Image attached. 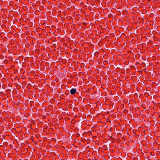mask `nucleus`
<instances>
[{
    "instance_id": "9d476101",
    "label": "nucleus",
    "mask_w": 160,
    "mask_h": 160,
    "mask_svg": "<svg viewBox=\"0 0 160 160\" xmlns=\"http://www.w3.org/2000/svg\"><path fill=\"white\" fill-rule=\"evenodd\" d=\"M112 16V15L111 14H109L108 15V17L109 18V17H111Z\"/></svg>"
},
{
    "instance_id": "f8f14e48",
    "label": "nucleus",
    "mask_w": 160,
    "mask_h": 160,
    "mask_svg": "<svg viewBox=\"0 0 160 160\" xmlns=\"http://www.w3.org/2000/svg\"><path fill=\"white\" fill-rule=\"evenodd\" d=\"M96 2H100V0H96Z\"/></svg>"
},
{
    "instance_id": "9b49d317",
    "label": "nucleus",
    "mask_w": 160,
    "mask_h": 160,
    "mask_svg": "<svg viewBox=\"0 0 160 160\" xmlns=\"http://www.w3.org/2000/svg\"><path fill=\"white\" fill-rule=\"evenodd\" d=\"M25 76H22V79H25Z\"/></svg>"
},
{
    "instance_id": "6ab92c4d",
    "label": "nucleus",
    "mask_w": 160,
    "mask_h": 160,
    "mask_svg": "<svg viewBox=\"0 0 160 160\" xmlns=\"http://www.w3.org/2000/svg\"><path fill=\"white\" fill-rule=\"evenodd\" d=\"M106 82H107V81H106ZM106 82L105 83V84H106Z\"/></svg>"
},
{
    "instance_id": "20e7f679",
    "label": "nucleus",
    "mask_w": 160,
    "mask_h": 160,
    "mask_svg": "<svg viewBox=\"0 0 160 160\" xmlns=\"http://www.w3.org/2000/svg\"><path fill=\"white\" fill-rule=\"evenodd\" d=\"M130 69H135V68L132 65V66H131L130 67Z\"/></svg>"
},
{
    "instance_id": "0eeeda50",
    "label": "nucleus",
    "mask_w": 160,
    "mask_h": 160,
    "mask_svg": "<svg viewBox=\"0 0 160 160\" xmlns=\"http://www.w3.org/2000/svg\"><path fill=\"white\" fill-rule=\"evenodd\" d=\"M10 92H11V90L10 89H8L6 91V92L8 93H9Z\"/></svg>"
},
{
    "instance_id": "1a4fd4ad",
    "label": "nucleus",
    "mask_w": 160,
    "mask_h": 160,
    "mask_svg": "<svg viewBox=\"0 0 160 160\" xmlns=\"http://www.w3.org/2000/svg\"><path fill=\"white\" fill-rule=\"evenodd\" d=\"M8 86H9V87H12V84L11 83H8Z\"/></svg>"
},
{
    "instance_id": "6e6552de",
    "label": "nucleus",
    "mask_w": 160,
    "mask_h": 160,
    "mask_svg": "<svg viewBox=\"0 0 160 160\" xmlns=\"http://www.w3.org/2000/svg\"><path fill=\"white\" fill-rule=\"evenodd\" d=\"M94 54L95 56H97V55H98V53L97 52H96Z\"/></svg>"
},
{
    "instance_id": "ddd939ff",
    "label": "nucleus",
    "mask_w": 160,
    "mask_h": 160,
    "mask_svg": "<svg viewBox=\"0 0 160 160\" xmlns=\"http://www.w3.org/2000/svg\"><path fill=\"white\" fill-rule=\"evenodd\" d=\"M63 96L62 95H61L60 97L61 98H62V99H63Z\"/></svg>"
},
{
    "instance_id": "4468645a",
    "label": "nucleus",
    "mask_w": 160,
    "mask_h": 160,
    "mask_svg": "<svg viewBox=\"0 0 160 160\" xmlns=\"http://www.w3.org/2000/svg\"><path fill=\"white\" fill-rule=\"evenodd\" d=\"M14 81L13 80H12V82H13V83H14V84H16V83H17V82H13Z\"/></svg>"
},
{
    "instance_id": "f3484780",
    "label": "nucleus",
    "mask_w": 160,
    "mask_h": 160,
    "mask_svg": "<svg viewBox=\"0 0 160 160\" xmlns=\"http://www.w3.org/2000/svg\"><path fill=\"white\" fill-rule=\"evenodd\" d=\"M114 81V82H113V83H115V80H114V81Z\"/></svg>"
},
{
    "instance_id": "2eb2a0df",
    "label": "nucleus",
    "mask_w": 160,
    "mask_h": 160,
    "mask_svg": "<svg viewBox=\"0 0 160 160\" xmlns=\"http://www.w3.org/2000/svg\"><path fill=\"white\" fill-rule=\"evenodd\" d=\"M118 135H121V134L120 133H118Z\"/></svg>"
},
{
    "instance_id": "f257e3e1",
    "label": "nucleus",
    "mask_w": 160,
    "mask_h": 160,
    "mask_svg": "<svg viewBox=\"0 0 160 160\" xmlns=\"http://www.w3.org/2000/svg\"><path fill=\"white\" fill-rule=\"evenodd\" d=\"M76 89L75 88L72 89L70 91L71 94L72 95L74 94L76 92Z\"/></svg>"
},
{
    "instance_id": "423d86ee",
    "label": "nucleus",
    "mask_w": 160,
    "mask_h": 160,
    "mask_svg": "<svg viewBox=\"0 0 160 160\" xmlns=\"http://www.w3.org/2000/svg\"><path fill=\"white\" fill-rule=\"evenodd\" d=\"M98 81L99 82H100L101 83H102V84H104V82H103V81H104L103 80H102V81Z\"/></svg>"
},
{
    "instance_id": "7ed1b4c3",
    "label": "nucleus",
    "mask_w": 160,
    "mask_h": 160,
    "mask_svg": "<svg viewBox=\"0 0 160 160\" xmlns=\"http://www.w3.org/2000/svg\"><path fill=\"white\" fill-rule=\"evenodd\" d=\"M107 84L108 86H111L112 85V84L111 83V81L108 82H107Z\"/></svg>"
},
{
    "instance_id": "39448f33",
    "label": "nucleus",
    "mask_w": 160,
    "mask_h": 160,
    "mask_svg": "<svg viewBox=\"0 0 160 160\" xmlns=\"http://www.w3.org/2000/svg\"><path fill=\"white\" fill-rule=\"evenodd\" d=\"M130 68H127L126 69V72L127 73H128L130 72Z\"/></svg>"
},
{
    "instance_id": "f03ea898",
    "label": "nucleus",
    "mask_w": 160,
    "mask_h": 160,
    "mask_svg": "<svg viewBox=\"0 0 160 160\" xmlns=\"http://www.w3.org/2000/svg\"><path fill=\"white\" fill-rule=\"evenodd\" d=\"M152 83H154L157 85H158L160 83V81H155V82H153Z\"/></svg>"
},
{
    "instance_id": "dca6fc26",
    "label": "nucleus",
    "mask_w": 160,
    "mask_h": 160,
    "mask_svg": "<svg viewBox=\"0 0 160 160\" xmlns=\"http://www.w3.org/2000/svg\"><path fill=\"white\" fill-rule=\"evenodd\" d=\"M122 139H124V136H123V137H122Z\"/></svg>"
},
{
    "instance_id": "a211bd4d",
    "label": "nucleus",
    "mask_w": 160,
    "mask_h": 160,
    "mask_svg": "<svg viewBox=\"0 0 160 160\" xmlns=\"http://www.w3.org/2000/svg\"><path fill=\"white\" fill-rule=\"evenodd\" d=\"M28 85L29 86H30L31 85V84H28Z\"/></svg>"
}]
</instances>
